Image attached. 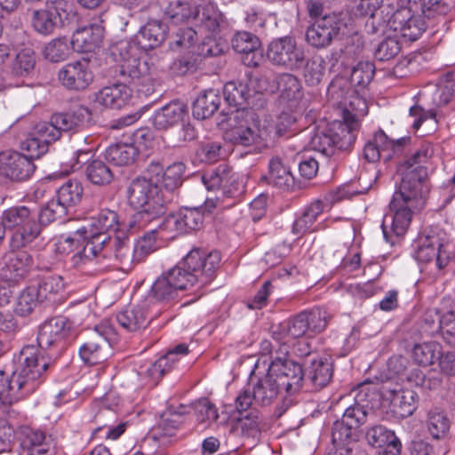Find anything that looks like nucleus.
<instances>
[{
	"mask_svg": "<svg viewBox=\"0 0 455 455\" xmlns=\"http://www.w3.org/2000/svg\"><path fill=\"white\" fill-rule=\"evenodd\" d=\"M433 155V146L424 143L408 158L398 164L397 172L401 176V183L389 204L390 212L384 216L381 224L387 242L394 243V236H403L413 214L424 207L427 187L425 183L427 172L422 164Z\"/></svg>",
	"mask_w": 455,
	"mask_h": 455,
	"instance_id": "1",
	"label": "nucleus"
},
{
	"mask_svg": "<svg viewBox=\"0 0 455 455\" xmlns=\"http://www.w3.org/2000/svg\"><path fill=\"white\" fill-rule=\"evenodd\" d=\"M220 262L218 251L191 250L182 261L154 282L152 296L159 301H169L178 296L179 291L191 290L193 300H196L203 295V288L213 280Z\"/></svg>",
	"mask_w": 455,
	"mask_h": 455,
	"instance_id": "2",
	"label": "nucleus"
},
{
	"mask_svg": "<svg viewBox=\"0 0 455 455\" xmlns=\"http://www.w3.org/2000/svg\"><path fill=\"white\" fill-rule=\"evenodd\" d=\"M16 358L19 367L11 375L0 371V407L35 392L44 382L50 364L46 348L41 343L23 346Z\"/></svg>",
	"mask_w": 455,
	"mask_h": 455,
	"instance_id": "3",
	"label": "nucleus"
},
{
	"mask_svg": "<svg viewBox=\"0 0 455 455\" xmlns=\"http://www.w3.org/2000/svg\"><path fill=\"white\" fill-rule=\"evenodd\" d=\"M91 119L90 110L78 106L69 113H58L52 116L49 122L38 123L21 142V149L31 157H40L48 150V146L60 138L62 132L84 127Z\"/></svg>",
	"mask_w": 455,
	"mask_h": 455,
	"instance_id": "4",
	"label": "nucleus"
},
{
	"mask_svg": "<svg viewBox=\"0 0 455 455\" xmlns=\"http://www.w3.org/2000/svg\"><path fill=\"white\" fill-rule=\"evenodd\" d=\"M354 394L353 403L345 410L341 420L333 424L332 442L345 443L355 441L357 429L366 422L367 415L379 400L378 384L373 382L360 383L351 392Z\"/></svg>",
	"mask_w": 455,
	"mask_h": 455,
	"instance_id": "5",
	"label": "nucleus"
},
{
	"mask_svg": "<svg viewBox=\"0 0 455 455\" xmlns=\"http://www.w3.org/2000/svg\"><path fill=\"white\" fill-rule=\"evenodd\" d=\"M127 199L131 206L141 209L129 220L130 227L138 229L164 215L171 202L170 195L165 194L159 186L139 178L134 179L128 186Z\"/></svg>",
	"mask_w": 455,
	"mask_h": 455,
	"instance_id": "6",
	"label": "nucleus"
},
{
	"mask_svg": "<svg viewBox=\"0 0 455 455\" xmlns=\"http://www.w3.org/2000/svg\"><path fill=\"white\" fill-rule=\"evenodd\" d=\"M89 230V240L84 243L83 250L73 257L75 263L92 260L97 256H106L107 242L111 241L114 235L121 230L132 229L129 222H120L116 212L109 209L101 210L96 216L91 218L90 223L85 225Z\"/></svg>",
	"mask_w": 455,
	"mask_h": 455,
	"instance_id": "7",
	"label": "nucleus"
},
{
	"mask_svg": "<svg viewBox=\"0 0 455 455\" xmlns=\"http://www.w3.org/2000/svg\"><path fill=\"white\" fill-rule=\"evenodd\" d=\"M226 121L230 127L229 140L234 144L244 147H267L274 137L272 127L260 124L257 115L245 107L232 111Z\"/></svg>",
	"mask_w": 455,
	"mask_h": 455,
	"instance_id": "8",
	"label": "nucleus"
},
{
	"mask_svg": "<svg viewBox=\"0 0 455 455\" xmlns=\"http://www.w3.org/2000/svg\"><path fill=\"white\" fill-rule=\"evenodd\" d=\"M327 95L330 102L342 111V115L365 116L368 113L366 100L352 89L351 83L345 77L337 76L330 84Z\"/></svg>",
	"mask_w": 455,
	"mask_h": 455,
	"instance_id": "9",
	"label": "nucleus"
},
{
	"mask_svg": "<svg viewBox=\"0 0 455 455\" xmlns=\"http://www.w3.org/2000/svg\"><path fill=\"white\" fill-rule=\"evenodd\" d=\"M347 28L345 18L340 13H328L315 20L306 31V41L316 49L326 48L331 42L344 34Z\"/></svg>",
	"mask_w": 455,
	"mask_h": 455,
	"instance_id": "10",
	"label": "nucleus"
},
{
	"mask_svg": "<svg viewBox=\"0 0 455 455\" xmlns=\"http://www.w3.org/2000/svg\"><path fill=\"white\" fill-rule=\"evenodd\" d=\"M267 57L274 65L290 70L299 69L305 62V52L294 38L283 36L273 40L267 47Z\"/></svg>",
	"mask_w": 455,
	"mask_h": 455,
	"instance_id": "11",
	"label": "nucleus"
},
{
	"mask_svg": "<svg viewBox=\"0 0 455 455\" xmlns=\"http://www.w3.org/2000/svg\"><path fill=\"white\" fill-rule=\"evenodd\" d=\"M268 373L272 375L280 388L291 395L302 387L304 371L302 366L291 360L275 358L272 361Z\"/></svg>",
	"mask_w": 455,
	"mask_h": 455,
	"instance_id": "12",
	"label": "nucleus"
},
{
	"mask_svg": "<svg viewBox=\"0 0 455 455\" xmlns=\"http://www.w3.org/2000/svg\"><path fill=\"white\" fill-rule=\"evenodd\" d=\"M408 141L409 139L405 138L389 140L383 131H379L365 144L363 156L370 163H375L379 159L389 161L404 151Z\"/></svg>",
	"mask_w": 455,
	"mask_h": 455,
	"instance_id": "13",
	"label": "nucleus"
},
{
	"mask_svg": "<svg viewBox=\"0 0 455 455\" xmlns=\"http://www.w3.org/2000/svg\"><path fill=\"white\" fill-rule=\"evenodd\" d=\"M68 3L64 0L47 2L44 8L33 12L32 26L42 35L53 33L68 17Z\"/></svg>",
	"mask_w": 455,
	"mask_h": 455,
	"instance_id": "14",
	"label": "nucleus"
},
{
	"mask_svg": "<svg viewBox=\"0 0 455 455\" xmlns=\"http://www.w3.org/2000/svg\"><path fill=\"white\" fill-rule=\"evenodd\" d=\"M415 259L420 263H432L437 270L443 269L449 262L442 239L437 235H421L416 242Z\"/></svg>",
	"mask_w": 455,
	"mask_h": 455,
	"instance_id": "15",
	"label": "nucleus"
},
{
	"mask_svg": "<svg viewBox=\"0 0 455 455\" xmlns=\"http://www.w3.org/2000/svg\"><path fill=\"white\" fill-rule=\"evenodd\" d=\"M58 79L68 90H84L93 81L90 62L82 59L67 63L60 69Z\"/></svg>",
	"mask_w": 455,
	"mask_h": 455,
	"instance_id": "16",
	"label": "nucleus"
},
{
	"mask_svg": "<svg viewBox=\"0 0 455 455\" xmlns=\"http://www.w3.org/2000/svg\"><path fill=\"white\" fill-rule=\"evenodd\" d=\"M343 121L335 120L329 124L326 128L338 150H348L354 144L356 138V131L360 126V120L363 116L354 115H342Z\"/></svg>",
	"mask_w": 455,
	"mask_h": 455,
	"instance_id": "17",
	"label": "nucleus"
},
{
	"mask_svg": "<svg viewBox=\"0 0 455 455\" xmlns=\"http://www.w3.org/2000/svg\"><path fill=\"white\" fill-rule=\"evenodd\" d=\"M30 155L24 156L18 152H6L0 155V174L13 180H25L35 171Z\"/></svg>",
	"mask_w": 455,
	"mask_h": 455,
	"instance_id": "18",
	"label": "nucleus"
},
{
	"mask_svg": "<svg viewBox=\"0 0 455 455\" xmlns=\"http://www.w3.org/2000/svg\"><path fill=\"white\" fill-rule=\"evenodd\" d=\"M126 231L127 230H121L119 233L113 235L111 241L107 242L106 244L107 255L97 256L95 259L107 258L112 255L120 265L122 270H131L138 262L134 247L131 244Z\"/></svg>",
	"mask_w": 455,
	"mask_h": 455,
	"instance_id": "19",
	"label": "nucleus"
},
{
	"mask_svg": "<svg viewBox=\"0 0 455 455\" xmlns=\"http://www.w3.org/2000/svg\"><path fill=\"white\" fill-rule=\"evenodd\" d=\"M6 252L0 261V275L6 281L17 282L28 273L33 266V258L25 251Z\"/></svg>",
	"mask_w": 455,
	"mask_h": 455,
	"instance_id": "20",
	"label": "nucleus"
},
{
	"mask_svg": "<svg viewBox=\"0 0 455 455\" xmlns=\"http://www.w3.org/2000/svg\"><path fill=\"white\" fill-rule=\"evenodd\" d=\"M382 395L390 401L392 410L395 415L401 418L411 416L417 408L418 395L411 389L389 388L391 384L382 385Z\"/></svg>",
	"mask_w": 455,
	"mask_h": 455,
	"instance_id": "21",
	"label": "nucleus"
},
{
	"mask_svg": "<svg viewBox=\"0 0 455 455\" xmlns=\"http://www.w3.org/2000/svg\"><path fill=\"white\" fill-rule=\"evenodd\" d=\"M104 37V28L98 23L79 27L72 35L71 45L78 52H93L99 48Z\"/></svg>",
	"mask_w": 455,
	"mask_h": 455,
	"instance_id": "22",
	"label": "nucleus"
},
{
	"mask_svg": "<svg viewBox=\"0 0 455 455\" xmlns=\"http://www.w3.org/2000/svg\"><path fill=\"white\" fill-rule=\"evenodd\" d=\"M307 321V311H303L288 321L272 325L270 330L272 338L277 340L283 339H295L303 337L311 339L314 336L309 333Z\"/></svg>",
	"mask_w": 455,
	"mask_h": 455,
	"instance_id": "23",
	"label": "nucleus"
},
{
	"mask_svg": "<svg viewBox=\"0 0 455 455\" xmlns=\"http://www.w3.org/2000/svg\"><path fill=\"white\" fill-rule=\"evenodd\" d=\"M76 339L72 323L63 316L44 322L38 329L37 341H60Z\"/></svg>",
	"mask_w": 455,
	"mask_h": 455,
	"instance_id": "24",
	"label": "nucleus"
},
{
	"mask_svg": "<svg viewBox=\"0 0 455 455\" xmlns=\"http://www.w3.org/2000/svg\"><path fill=\"white\" fill-rule=\"evenodd\" d=\"M187 115V107L179 100H173L157 109L152 124L157 130H167L179 124Z\"/></svg>",
	"mask_w": 455,
	"mask_h": 455,
	"instance_id": "25",
	"label": "nucleus"
},
{
	"mask_svg": "<svg viewBox=\"0 0 455 455\" xmlns=\"http://www.w3.org/2000/svg\"><path fill=\"white\" fill-rule=\"evenodd\" d=\"M190 407L180 405L177 410H168L160 418L157 427L155 428V438L164 444L166 439L173 437L183 422L182 417L188 412Z\"/></svg>",
	"mask_w": 455,
	"mask_h": 455,
	"instance_id": "26",
	"label": "nucleus"
},
{
	"mask_svg": "<svg viewBox=\"0 0 455 455\" xmlns=\"http://www.w3.org/2000/svg\"><path fill=\"white\" fill-rule=\"evenodd\" d=\"M168 27L158 20H150L142 26L136 35L139 45L145 50L160 46L166 39Z\"/></svg>",
	"mask_w": 455,
	"mask_h": 455,
	"instance_id": "27",
	"label": "nucleus"
},
{
	"mask_svg": "<svg viewBox=\"0 0 455 455\" xmlns=\"http://www.w3.org/2000/svg\"><path fill=\"white\" fill-rule=\"evenodd\" d=\"M188 353V346L185 343H179L147 369V377L153 384H156L164 373L172 368V364L179 360L180 356L185 355Z\"/></svg>",
	"mask_w": 455,
	"mask_h": 455,
	"instance_id": "28",
	"label": "nucleus"
},
{
	"mask_svg": "<svg viewBox=\"0 0 455 455\" xmlns=\"http://www.w3.org/2000/svg\"><path fill=\"white\" fill-rule=\"evenodd\" d=\"M260 45L259 38L246 31L238 32L232 39V47L236 52L245 54L243 62L247 66L257 67L262 59L260 52H257Z\"/></svg>",
	"mask_w": 455,
	"mask_h": 455,
	"instance_id": "29",
	"label": "nucleus"
},
{
	"mask_svg": "<svg viewBox=\"0 0 455 455\" xmlns=\"http://www.w3.org/2000/svg\"><path fill=\"white\" fill-rule=\"evenodd\" d=\"M119 75L124 82L132 81L147 84L153 81L147 62L133 56L123 59L119 66Z\"/></svg>",
	"mask_w": 455,
	"mask_h": 455,
	"instance_id": "30",
	"label": "nucleus"
},
{
	"mask_svg": "<svg viewBox=\"0 0 455 455\" xmlns=\"http://www.w3.org/2000/svg\"><path fill=\"white\" fill-rule=\"evenodd\" d=\"M131 95L128 86L124 84H115L100 90L95 94V102L105 108L118 109L128 102Z\"/></svg>",
	"mask_w": 455,
	"mask_h": 455,
	"instance_id": "31",
	"label": "nucleus"
},
{
	"mask_svg": "<svg viewBox=\"0 0 455 455\" xmlns=\"http://www.w3.org/2000/svg\"><path fill=\"white\" fill-rule=\"evenodd\" d=\"M254 395L255 403L259 406H268L272 404L280 394V387L268 372L262 378L252 382L251 386Z\"/></svg>",
	"mask_w": 455,
	"mask_h": 455,
	"instance_id": "32",
	"label": "nucleus"
},
{
	"mask_svg": "<svg viewBox=\"0 0 455 455\" xmlns=\"http://www.w3.org/2000/svg\"><path fill=\"white\" fill-rule=\"evenodd\" d=\"M220 103L221 95L218 90H206L199 94L194 101L193 116L198 120L209 118L220 108Z\"/></svg>",
	"mask_w": 455,
	"mask_h": 455,
	"instance_id": "33",
	"label": "nucleus"
},
{
	"mask_svg": "<svg viewBox=\"0 0 455 455\" xmlns=\"http://www.w3.org/2000/svg\"><path fill=\"white\" fill-rule=\"evenodd\" d=\"M267 181L283 190H293L296 188L295 180L290 168L284 165L278 156H275L269 161Z\"/></svg>",
	"mask_w": 455,
	"mask_h": 455,
	"instance_id": "34",
	"label": "nucleus"
},
{
	"mask_svg": "<svg viewBox=\"0 0 455 455\" xmlns=\"http://www.w3.org/2000/svg\"><path fill=\"white\" fill-rule=\"evenodd\" d=\"M195 20L200 28L210 32L219 31L225 24L223 14L212 3H199Z\"/></svg>",
	"mask_w": 455,
	"mask_h": 455,
	"instance_id": "35",
	"label": "nucleus"
},
{
	"mask_svg": "<svg viewBox=\"0 0 455 455\" xmlns=\"http://www.w3.org/2000/svg\"><path fill=\"white\" fill-rule=\"evenodd\" d=\"M262 417L259 411H251L240 417L233 426L236 435L252 441L259 440L261 432Z\"/></svg>",
	"mask_w": 455,
	"mask_h": 455,
	"instance_id": "36",
	"label": "nucleus"
},
{
	"mask_svg": "<svg viewBox=\"0 0 455 455\" xmlns=\"http://www.w3.org/2000/svg\"><path fill=\"white\" fill-rule=\"evenodd\" d=\"M197 0L192 1H175L169 4L165 14L172 23H181L196 20L198 15Z\"/></svg>",
	"mask_w": 455,
	"mask_h": 455,
	"instance_id": "37",
	"label": "nucleus"
},
{
	"mask_svg": "<svg viewBox=\"0 0 455 455\" xmlns=\"http://www.w3.org/2000/svg\"><path fill=\"white\" fill-rule=\"evenodd\" d=\"M332 377V363L330 358L318 357L311 363L307 379L315 388L325 387Z\"/></svg>",
	"mask_w": 455,
	"mask_h": 455,
	"instance_id": "38",
	"label": "nucleus"
},
{
	"mask_svg": "<svg viewBox=\"0 0 455 455\" xmlns=\"http://www.w3.org/2000/svg\"><path fill=\"white\" fill-rule=\"evenodd\" d=\"M119 324L127 331H138L148 324L145 311L140 306H133L125 308L116 315Z\"/></svg>",
	"mask_w": 455,
	"mask_h": 455,
	"instance_id": "39",
	"label": "nucleus"
},
{
	"mask_svg": "<svg viewBox=\"0 0 455 455\" xmlns=\"http://www.w3.org/2000/svg\"><path fill=\"white\" fill-rule=\"evenodd\" d=\"M323 212V204L321 201L310 204L306 207L301 216L294 221L292 226L293 234L302 235L307 232L314 231V224Z\"/></svg>",
	"mask_w": 455,
	"mask_h": 455,
	"instance_id": "40",
	"label": "nucleus"
},
{
	"mask_svg": "<svg viewBox=\"0 0 455 455\" xmlns=\"http://www.w3.org/2000/svg\"><path fill=\"white\" fill-rule=\"evenodd\" d=\"M42 231V225L37 220V215L21 228H18L12 235L11 246L20 249L31 243Z\"/></svg>",
	"mask_w": 455,
	"mask_h": 455,
	"instance_id": "41",
	"label": "nucleus"
},
{
	"mask_svg": "<svg viewBox=\"0 0 455 455\" xmlns=\"http://www.w3.org/2000/svg\"><path fill=\"white\" fill-rule=\"evenodd\" d=\"M84 189L77 180H69L57 190V201L68 212L82 200Z\"/></svg>",
	"mask_w": 455,
	"mask_h": 455,
	"instance_id": "42",
	"label": "nucleus"
},
{
	"mask_svg": "<svg viewBox=\"0 0 455 455\" xmlns=\"http://www.w3.org/2000/svg\"><path fill=\"white\" fill-rule=\"evenodd\" d=\"M138 155L137 148L132 144H115L109 146L105 153L106 159L116 165L132 164Z\"/></svg>",
	"mask_w": 455,
	"mask_h": 455,
	"instance_id": "43",
	"label": "nucleus"
},
{
	"mask_svg": "<svg viewBox=\"0 0 455 455\" xmlns=\"http://www.w3.org/2000/svg\"><path fill=\"white\" fill-rule=\"evenodd\" d=\"M275 89L280 97L287 101L298 100L302 97V86L299 80L291 74H282L276 79Z\"/></svg>",
	"mask_w": 455,
	"mask_h": 455,
	"instance_id": "44",
	"label": "nucleus"
},
{
	"mask_svg": "<svg viewBox=\"0 0 455 455\" xmlns=\"http://www.w3.org/2000/svg\"><path fill=\"white\" fill-rule=\"evenodd\" d=\"M223 95L227 103L232 107H243L249 103L251 97L247 84L235 82H228L224 85Z\"/></svg>",
	"mask_w": 455,
	"mask_h": 455,
	"instance_id": "45",
	"label": "nucleus"
},
{
	"mask_svg": "<svg viewBox=\"0 0 455 455\" xmlns=\"http://www.w3.org/2000/svg\"><path fill=\"white\" fill-rule=\"evenodd\" d=\"M400 33L408 41H416L427 27H435V22H429L422 15L411 16L407 20H400Z\"/></svg>",
	"mask_w": 455,
	"mask_h": 455,
	"instance_id": "46",
	"label": "nucleus"
},
{
	"mask_svg": "<svg viewBox=\"0 0 455 455\" xmlns=\"http://www.w3.org/2000/svg\"><path fill=\"white\" fill-rule=\"evenodd\" d=\"M85 175L90 182L98 186L108 185L114 179L110 167L99 159L92 160L87 164Z\"/></svg>",
	"mask_w": 455,
	"mask_h": 455,
	"instance_id": "47",
	"label": "nucleus"
},
{
	"mask_svg": "<svg viewBox=\"0 0 455 455\" xmlns=\"http://www.w3.org/2000/svg\"><path fill=\"white\" fill-rule=\"evenodd\" d=\"M184 172L185 165L180 162L173 163L164 172L161 188L165 194L170 195L171 201L172 200V192L181 185Z\"/></svg>",
	"mask_w": 455,
	"mask_h": 455,
	"instance_id": "48",
	"label": "nucleus"
},
{
	"mask_svg": "<svg viewBox=\"0 0 455 455\" xmlns=\"http://www.w3.org/2000/svg\"><path fill=\"white\" fill-rule=\"evenodd\" d=\"M36 293H38L39 299L43 302L45 300H54V298L64 288V283L60 275H48L44 276L35 286Z\"/></svg>",
	"mask_w": 455,
	"mask_h": 455,
	"instance_id": "49",
	"label": "nucleus"
},
{
	"mask_svg": "<svg viewBox=\"0 0 455 455\" xmlns=\"http://www.w3.org/2000/svg\"><path fill=\"white\" fill-rule=\"evenodd\" d=\"M37 215L26 206L12 207L4 212L2 218L7 228H21Z\"/></svg>",
	"mask_w": 455,
	"mask_h": 455,
	"instance_id": "50",
	"label": "nucleus"
},
{
	"mask_svg": "<svg viewBox=\"0 0 455 455\" xmlns=\"http://www.w3.org/2000/svg\"><path fill=\"white\" fill-rule=\"evenodd\" d=\"M88 227L83 225L69 235H61L57 243V250L60 253L68 254L81 246L82 242L89 240Z\"/></svg>",
	"mask_w": 455,
	"mask_h": 455,
	"instance_id": "51",
	"label": "nucleus"
},
{
	"mask_svg": "<svg viewBox=\"0 0 455 455\" xmlns=\"http://www.w3.org/2000/svg\"><path fill=\"white\" fill-rule=\"evenodd\" d=\"M451 302L450 298H444L440 309L438 329L443 339H455V311L448 308Z\"/></svg>",
	"mask_w": 455,
	"mask_h": 455,
	"instance_id": "52",
	"label": "nucleus"
},
{
	"mask_svg": "<svg viewBox=\"0 0 455 455\" xmlns=\"http://www.w3.org/2000/svg\"><path fill=\"white\" fill-rule=\"evenodd\" d=\"M450 426V420L443 411L434 409L428 412L427 427L434 438L440 439L444 437L449 432Z\"/></svg>",
	"mask_w": 455,
	"mask_h": 455,
	"instance_id": "53",
	"label": "nucleus"
},
{
	"mask_svg": "<svg viewBox=\"0 0 455 455\" xmlns=\"http://www.w3.org/2000/svg\"><path fill=\"white\" fill-rule=\"evenodd\" d=\"M229 169L225 164H220L217 168L204 172L201 176L202 182L209 191L221 189L223 191V185L228 182Z\"/></svg>",
	"mask_w": 455,
	"mask_h": 455,
	"instance_id": "54",
	"label": "nucleus"
},
{
	"mask_svg": "<svg viewBox=\"0 0 455 455\" xmlns=\"http://www.w3.org/2000/svg\"><path fill=\"white\" fill-rule=\"evenodd\" d=\"M23 444L32 452L44 454L49 450L48 437L39 429L26 427L23 432Z\"/></svg>",
	"mask_w": 455,
	"mask_h": 455,
	"instance_id": "55",
	"label": "nucleus"
},
{
	"mask_svg": "<svg viewBox=\"0 0 455 455\" xmlns=\"http://www.w3.org/2000/svg\"><path fill=\"white\" fill-rule=\"evenodd\" d=\"M439 355V343H415L412 348L413 360L423 366L433 364Z\"/></svg>",
	"mask_w": 455,
	"mask_h": 455,
	"instance_id": "56",
	"label": "nucleus"
},
{
	"mask_svg": "<svg viewBox=\"0 0 455 455\" xmlns=\"http://www.w3.org/2000/svg\"><path fill=\"white\" fill-rule=\"evenodd\" d=\"M312 150L317 151L324 156L333 155L337 149L326 127H318L309 141Z\"/></svg>",
	"mask_w": 455,
	"mask_h": 455,
	"instance_id": "57",
	"label": "nucleus"
},
{
	"mask_svg": "<svg viewBox=\"0 0 455 455\" xmlns=\"http://www.w3.org/2000/svg\"><path fill=\"white\" fill-rule=\"evenodd\" d=\"M197 41V32L193 28H179L171 37L170 47L174 51L194 49Z\"/></svg>",
	"mask_w": 455,
	"mask_h": 455,
	"instance_id": "58",
	"label": "nucleus"
},
{
	"mask_svg": "<svg viewBox=\"0 0 455 455\" xmlns=\"http://www.w3.org/2000/svg\"><path fill=\"white\" fill-rule=\"evenodd\" d=\"M325 65L324 59L320 55H315L306 62L303 75L308 85L314 86L322 81L324 76Z\"/></svg>",
	"mask_w": 455,
	"mask_h": 455,
	"instance_id": "59",
	"label": "nucleus"
},
{
	"mask_svg": "<svg viewBox=\"0 0 455 455\" xmlns=\"http://www.w3.org/2000/svg\"><path fill=\"white\" fill-rule=\"evenodd\" d=\"M450 11L449 4L443 0H421L422 16L430 23H438Z\"/></svg>",
	"mask_w": 455,
	"mask_h": 455,
	"instance_id": "60",
	"label": "nucleus"
},
{
	"mask_svg": "<svg viewBox=\"0 0 455 455\" xmlns=\"http://www.w3.org/2000/svg\"><path fill=\"white\" fill-rule=\"evenodd\" d=\"M39 302L42 301L39 299L36 288H34V286H28L24 289L18 297L14 311L21 316L28 315Z\"/></svg>",
	"mask_w": 455,
	"mask_h": 455,
	"instance_id": "61",
	"label": "nucleus"
},
{
	"mask_svg": "<svg viewBox=\"0 0 455 455\" xmlns=\"http://www.w3.org/2000/svg\"><path fill=\"white\" fill-rule=\"evenodd\" d=\"M36 59L33 51H20L12 63V73L17 76H28L35 68Z\"/></svg>",
	"mask_w": 455,
	"mask_h": 455,
	"instance_id": "62",
	"label": "nucleus"
},
{
	"mask_svg": "<svg viewBox=\"0 0 455 455\" xmlns=\"http://www.w3.org/2000/svg\"><path fill=\"white\" fill-rule=\"evenodd\" d=\"M69 53L68 42L65 38H55L48 43L43 51L44 57L52 62L66 60Z\"/></svg>",
	"mask_w": 455,
	"mask_h": 455,
	"instance_id": "63",
	"label": "nucleus"
},
{
	"mask_svg": "<svg viewBox=\"0 0 455 455\" xmlns=\"http://www.w3.org/2000/svg\"><path fill=\"white\" fill-rule=\"evenodd\" d=\"M133 247L137 262L143 261L148 255L156 250V229L155 228H151L138 239Z\"/></svg>",
	"mask_w": 455,
	"mask_h": 455,
	"instance_id": "64",
	"label": "nucleus"
}]
</instances>
